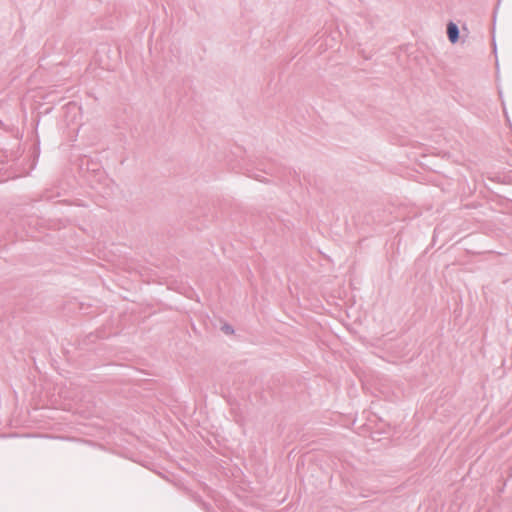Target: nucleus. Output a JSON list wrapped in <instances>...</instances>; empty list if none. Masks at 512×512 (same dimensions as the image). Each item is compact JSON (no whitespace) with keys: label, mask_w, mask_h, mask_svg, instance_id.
<instances>
[{"label":"nucleus","mask_w":512,"mask_h":512,"mask_svg":"<svg viewBox=\"0 0 512 512\" xmlns=\"http://www.w3.org/2000/svg\"><path fill=\"white\" fill-rule=\"evenodd\" d=\"M447 33L452 43H455L458 40V28L454 23L448 24Z\"/></svg>","instance_id":"obj_1"}]
</instances>
